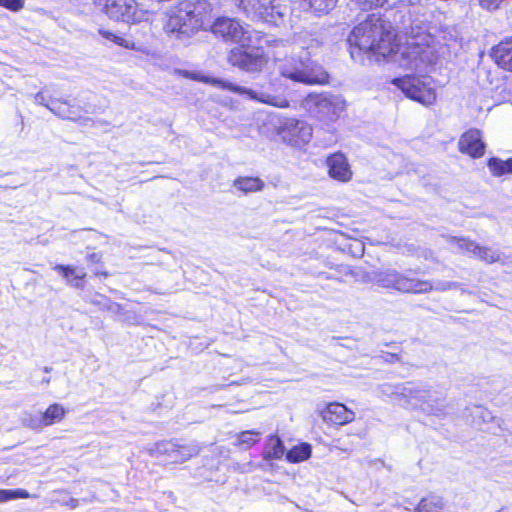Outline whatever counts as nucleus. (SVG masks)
Segmentation results:
<instances>
[{
  "mask_svg": "<svg viewBox=\"0 0 512 512\" xmlns=\"http://www.w3.org/2000/svg\"><path fill=\"white\" fill-rule=\"evenodd\" d=\"M438 43L427 26L414 21L404 33V41L395 43L392 54L394 61L404 69H418L422 65L431 64L437 57Z\"/></svg>",
  "mask_w": 512,
  "mask_h": 512,
  "instance_id": "1",
  "label": "nucleus"
},
{
  "mask_svg": "<svg viewBox=\"0 0 512 512\" xmlns=\"http://www.w3.org/2000/svg\"><path fill=\"white\" fill-rule=\"evenodd\" d=\"M395 34L390 25L375 14L369 15L351 31L348 42L365 53L383 58L395 51Z\"/></svg>",
  "mask_w": 512,
  "mask_h": 512,
  "instance_id": "2",
  "label": "nucleus"
},
{
  "mask_svg": "<svg viewBox=\"0 0 512 512\" xmlns=\"http://www.w3.org/2000/svg\"><path fill=\"white\" fill-rule=\"evenodd\" d=\"M211 5L205 0L184 1L170 15L165 29L169 33L192 35L210 24Z\"/></svg>",
  "mask_w": 512,
  "mask_h": 512,
  "instance_id": "3",
  "label": "nucleus"
},
{
  "mask_svg": "<svg viewBox=\"0 0 512 512\" xmlns=\"http://www.w3.org/2000/svg\"><path fill=\"white\" fill-rule=\"evenodd\" d=\"M302 50H306V61L303 70H294L292 75V81L300 82L306 85H325L329 83V73L326 69L312 59V56H316L321 48L322 43L311 38L308 43L300 46Z\"/></svg>",
  "mask_w": 512,
  "mask_h": 512,
  "instance_id": "4",
  "label": "nucleus"
},
{
  "mask_svg": "<svg viewBox=\"0 0 512 512\" xmlns=\"http://www.w3.org/2000/svg\"><path fill=\"white\" fill-rule=\"evenodd\" d=\"M310 114L329 121H335L346 109V101L341 95L331 93H310L301 102Z\"/></svg>",
  "mask_w": 512,
  "mask_h": 512,
  "instance_id": "5",
  "label": "nucleus"
},
{
  "mask_svg": "<svg viewBox=\"0 0 512 512\" xmlns=\"http://www.w3.org/2000/svg\"><path fill=\"white\" fill-rule=\"evenodd\" d=\"M274 132L287 145L303 147L312 139V127L306 121L292 117H274L270 121Z\"/></svg>",
  "mask_w": 512,
  "mask_h": 512,
  "instance_id": "6",
  "label": "nucleus"
},
{
  "mask_svg": "<svg viewBox=\"0 0 512 512\" xmlns=\"http://www.w3.org/2000/svg\"><path fill=\"white\" fill-rule=\"evenodd\" d=\"M109 18L127 23L146 21L150 11L135 0H94Z\"/></svg>",
  "mask_w": 512,
  "mask_h": 512,
  "instance_id": "7",
  "label": "nucleus"
},
{
  "mask_svg": "<svg viewBox=\"0 0 512 512\" xmlns=\"http://www.w3.org/2000/svg\"><path fill=\"white\" fill-rule=\"evenodd\" d=\"M375 279L381 287L392 288L402 293L424 294L431 292L432 289L429 280L411 278L394 269L378 272Z\"/></svg>",
  "mask_w": 512,
  "mask_h": 512,
  "instance_id": "8",
  "label": "nucleus"
},
{
  "mask_svg": "<svg viewBox=\"0 0 512 512\" xmlns=\"http://www.w3.org/2000/svg\"><path fill=\"white\" fill-rule=\"evenodd\" d=\"M393 84L401 89L408 98L425 106H430L436 101L435 89L425 77L405 76L394 79Z\"/></svg>",
  "mask_w": 512,
  "mask_h": 512,
  "instance_id": "9",
  "label": "nucleus"
},
{
  "mask_svg": "<svg viewBox=\"0 0 512 512\" xmlns=\"http://www.w3.org/2000/svg\"><path fill=\"white\" fill-rule=\"evenodd\" d=\"M228 62L246 72H259L267 64L263 49L259 47H236L231 49Z\"/></svg>",
  "mask_w": 512,
  "mask_h": 512,
  "instance_id": "10",
  "label": "nucleus"
},
{
  "mask_svg": "<svg viewBox=\"0 0 512 512\" xmlns=\"http://www.w3.org/2000/svg\"><path fill=\"white\" fill-rule=\"evenodd\" d=\"M211 31L214 35L223 38V40L237 43L242 47H248L249 43H251V31L235 19L227 17L218 18L211 25Z\"/></svg>",
  "mask_w": 512,
  "mask_h": 512,
  "instance_id": "11",
  "label": "nucleus"
},
{
  "mask_svg": "<svg viewBox=\"0 0 512 512\" xmlns=\"http://www.w3.org/2000/svg\"><path fill=\"white\" fill-rule=\"evenodd\" d=\"M202 81H204L206 83H211L212 85L219 86L223 89H226V90H229V91L241 94V95H246L250 99L256 100L261 103L269 104V105L279 107V108L289 107V101L287 99L279 97V96H273V95L264 94V93L257 94L252 89L238 86L231 82H225V81L219 80V79L210 80L208 78H203Z\"/></svg>",
  "mask_w": 512,
  "mask_h": 512,
  "instance_id": "12",
  "label": "nucleus"
},
{
  "mask_svg": "<svg viewBox=\"0 0 512 512\" xmlns=\"http://www.w3.org/2000/svg\"><path fill=\"white\" fill-rule=\"evenodd\" d=\"M149 451L151 456H166L174 463H183L197 455L200 452V447L185 448V452L183 453L184 456L180 457L176 453L177 451H180L178 443L173 441H161L156 443Z\"/></svg>",
  "mask_w": 512,
  "mask_h": 512,
  "instance_id": "13",
  "label": "nucleus"
},
{
  "mask_svg": "<svg viewBox=\"0 0 512 512\" xmlns=\"http://www.w3.org/2000/svg\"><path fill=\"white\" fill-rule=\"evenodd\" d=\"M458 146L461 153L472 158H481L485 154L486 145L482 139V133L478 129H470L463 133Z\"/></svg>",
  "mask_w": 512,
  "mask_h": 512,
  "instance_id": "14",
  "label": "nucleus"
},
{
  "mask_svg": "<svg viewBox=\"0 0 512 512\" xmlns=\"http://www.w3.org/2000/svg\"><path fill=\"white\" fill-rule=\"evenodd\" d=\"M450 241L455 243L459 249L472 253L474 256L478 257L486 263L491 264L501 260V256L497 251L489 247L479 246L475 242L468 239H458L456 237H451Z\"/></svg>",
  "mask_w": 512,
  "mask_h": 512,
  "instance_id": "15",
  "label": "nucleus"
},
{
  "mask_svg": "<svg viewBox=\"0 0 512 512\" xmlns=\"http://www.w3.org/2000/svg\"><path fill=\"white\" fill-rule=\"evenodd\" d=\"M328 174L339 182H348L352 179V170L347 158L342 153H335L327 158Z\"/></svg>",
  "mask_w": 512,
  "mask_h": 512,
  "instance_id": "16",
  "label": "nucleus"
},
{
  "mask_svg": "<svg viewBox=\"0 0 512 512\" xmlns=\"http://www.w3.org/2000/svg\"><path fill=\"white\" fill-rule=\"evenodd\" d=\"M323 420L327 423L344 425L355 419V413L341 403H330L321 411Z\"/></svg>",
  "mask_w": 512,
  "mask_h": 512,
  "instance_id": "17",
  "label": "nucleus"
},
{
  "mask_svg": "<svg viewBox=\"0 0 512 512\" xmlns=\"http://www.w3.org/2000/svg\"><path fill=\"white\" fill-rule=\"evenodd\" d=\"M35 100L41 104L47 107L51 112L56 114L57 116L73 120V121H80L81 117L79 116V108H74L70 106L67 102H61L60 100L52 99L49 102H45L46 99L42 93H38L35 96Z\"/></svg>",
  "mask_w": 512,
  "mask_h": 512,
  "instance_id": "18",
  "label": "nucleus"
},
{
  "mask_svg": "<svg viewBox=\"0 0 512 512\" xmlns=\"http://www.w3.org/2000/svg\"><path fill=\"white\" fill-rule=\"evenodd\" d=\"M399 396L407 406L421 410L426 398L429 397V389L421 385L408 383L399 392Z\"/></svg>",
  "mask_w": 512,
  "mask_h": 512,
  "instance_id": "19",
  "label": "nucleus"
},
{
  "mask_svg": "<svg viewBox=\"0 0 512 512\" xmlns=\"http://www.w3.org/2000/svg\"><path fill=\"white\" fill-rule=\"evenodd\" d=\"M491 57L500 68L512 71V37L494 46Z\"/></svg>",
  "mask_w": 512,
  "mask_h": 512,
  "instance_id": "20",
  "label": "nucleus"
},
{
  "mask_svg": "<svg viewBox=\"0 0 512 512\" xmlns=\"http://www.w3.org/2000/svg\"><path fill=\"white\" fill-rule=\"evenodd\" d=\"M235 4L243 10L248 16L262 19L267 15L268 4L274 0H234Z\"/></svg>",
  "mask_w": 512,
  "mask_h": 512,
  "instance_id": "21",
  "label": "nucleus"
},
{
  "mask_svg": "<svg viewBox=\"0 0 512 512\" xmlns=\"http://www.w3.org/2000/svg\"><path fill=\"white\" fill-rule=\"evenodd\" d=\"M289 12L290 8L287 4L280 0H274L272 4H268L267 15H264L262 20L274 25H281L285 22Z\"/></svg>",
  "mask_w": 512,
  "mask_h": 512,
  "instance_id": "22",
  "label": "nucleus"
},
{
  "mask_svg": "<svg viewBox=\"0 0 512 512\" xmlns=\"http://www.w3.org/2000/svg\"><path fill=\"white\" fill-rule=\"evenodd\" d=\"M54 269L66 279L68 285L75 288H83V279L86 273L83 270L77 269L73 266L56 265Z\"/></svg>",
  "mask_w": 512,
  "mask_h": 512,
  "instance_id": "23",
  "label": "nucleus"
},
{
  "mask_svg": "<svg viewBox=\"0 0 512 512\" xmlns=\"http://www.w3.org/2000/svg\"><path fill=\"white\" fill-rule=\"evenodd\" d=\"M306 50H302L297 54V57H291L290 59L285 60L279 66L280 74L292 80L293 71L295 70H303L305 61H306Z\"/></svg>",
  "mask_w": 512,
  "mask_h": 512,
  "instance_id": "24",
  "label": "nucleus"
},
{
  "mask_svg": "<svg viewBox=\"0 0 512 512\" xmlns=\"http://www.w3.org/2000/svg\"><path fill=\"white\" fill-rule=\"evenodd\" d=\"M265 184L258 177H238L233 182V187L244 194L262 191Z\"/></svg>",
  "mask_w": 512,
  "mask_h": 512,
  "instance_id": "25",
  "label": "nucleus"
},
{
  "mask_svg": "<svg viewBox=\"0 0 512 512\" xmlns=\"http://www.w3.org/2000/svg\"><path fill=\"white\" fill-rule=\"evenodd\" d=\"M446 405L444 398L435 396L429 390V397L422 405L421 411L426 415L440 416L445 413Z\"/></svg>",
  "mask_w": 512,
  "mask_h": 512,
  "instance_id": "26",
  "label": "nucleus"
},
{
  "mask_svg": "<svg viewBox=\"0 0 512 512\" xmlns=\"http://www.w3.org/2000/svg\"><path fill=\"white\" fill-rule=\"evenodd\" d=\"M64 415L65 410L62 406L59 404L50 405L40 418L39 424L42 426H50L61 421Z\"/></svg>",
  "mask_w": 512,
  "mask_h": 512,
  "instance_id": "27",
  "label": "nucleus"
},
{
  "mask_svg": "<svg viewBox=\"0 0 512 512\" xmlns=\"http://www.w3.org/2000/svg\"><path fill=\"white\" fill-rule=\"evenodd\" d=\"M487 166L495 177L503 176L506 173L512 174V158L504 161L500 158L492 157L488 160Z\"/></svg>",
  "mask_w": 512,
  "mask_h": 512,
  "instance_id": "28",
  "label": "nucleus"
},
{
  "mask_svg": "<svg viewBox=\"0 0 512 512\" xmlns=\"http://www.w3.org/2000/svg\"><path fill=\"white\" fill-rule=\"evenodd\" d=\"M418 512H443L444 510V502L443 499L439 496H428L423 498L418 507Z\"/></svg>",
  "mask_w": 512,
  "mask_h": 512,
  "instance_id": "29",
  "label": "nucleus"
},
{
  "mask_svg": "<svg viewBox=\"0 0 512 512\" xmlns=\"http://www.w3.org/2000/svg\"><path fill=\"white\" fill-rule=\"evenodd\" d=\"M284 445L278 436H270L265 450L266 459H280L284 455Z\"/></svg>",
  "mask_w": 512,
  "mask_h": 512,
  "instance_id": "30",
  "label": "nucleus"
},
{
  "mask_svg": "<svg viewBox=\"0 0 512 512\" xmlns=\"http://www.w3.org/2000/svg\"><path fill=\"white\" fill-rule=\"evenodd\" d=\"M311 455V447L308 444L295 446L287 452L286 459L291 463H298L308 459Z\"/></svg>",
  "mask_w": 512,
  "mask_h": 512,
  "instance_id": "31",
  "label": "nucleus"
},
{
  "mask_svg": "<svg viewBox=\"0 0 512 512\" xmlns=\"http://www.w3.org/2000/svg\"><path fill=\"white\" fill-rule=\"evenodd\" d=\"M260 432L254 430L242 431L237 435V441L234 443L237 447L249 448L259 441Z\"/></svg>",
  "mask_w": 512,
  "mask_h": 512,
  "instance_id": "32",
  "label": "nucleus"
},
{
  "mask_svg": "<svg viewBox=\"0 0 512 512\" xmlns=\"http://www.w3.org/2000/svg\"><path fill=\"white\" fill-rule=\"evenodd\" d=\"M99 34L103 38H105V39H107V40H109V41H111V42H113V43H115V44H117L119 46H122V47H125V48H130V49H136L135 44H134L133 41H131V40L127 39V38H124L122 36H119V35H117V34H115L113 32L100 29L99 30Z\"/></svg>",
  "mask_w": 512,
  "mask_h": 512,
  "instance_id": "33",
  "label": "nucleus"
},
{
  "mask_svg": "<svg viewBox=\"0 0 512 512\" xmlns=\"http://www.w3.org/2000/svg\"><path fill=\"white\" fill-rule=\"evenodd\" d=\"M29 493L23 489L0 490V503L7 502L17 498H28Z\"/></svg>",
  "mask_w": 512,
  "mask_h": 512,
  "instance_id": "34",
  "label": "nucleus"
},
{
  "mask_svg": "<svg viewBox=\"0 0 512 512\" xmlns=\"http://www.w3.org/2000/svg\"><path fill=\"white\" fill-rule=\"evenodd\" d=\"M97 298H99V299H93L92 303L95 305L102 306L103 309H107L109 311L117 313L121 308V306L119 304H117L115 302H111L110 300H108L107 298H105L102 295H98Z\"/></svg>",
  "mask_w": 512,
  "mask_h": 512,
  "instance_id": "35",
  "label": "nucleus"
},
{
  "mask_svg": "<svg viewBox=\"0 0 512 512\" xmlns=\"http://www.w3.org/2000/svg\"><path fill=\"white\" fill-rule=\"evenodd\" d=\"M430 283L432 284L431 291L435 290V291L444 292V291H448V290H452V289H457L460 286V284L458 282H452V281H436L435 283H432L430 281Z\"/></svg>",
  "mask_w": 512,
  "mask_h": 512,
  "instance_id": "36",
  "label": "nucleus"
},
{
  "mask_svg": "<svg viewBox=\"0 0 512 512\" xmlns=\"http://www.w3.org/2000/svg\"><path fill=\"white\" fill-rule=\"evenodd\" d=\"M354 2L360 9L368 10L375 7L382 6L387 0H351Z\"/></svg>",
  "mask_w": 512,
  "mask_h": 512,
  "instance_id": "37",
  "label": "nucleus"
},
{
  "mask_svg": "<svg viewBox=\"0 0 512 512\" xmlns=\"http://www.w3.org/2000/svg\"><path fill=\"white\" fill-rule=\"evenodd\" d=\"M23 0H0V6L5 7L11 11H18L23 7Z\"/></svg>",
  "mask_w": 512,
  "mask_h": 512,
  "instance_id": "38",
  "label": "nucleus"
},
{
  "mask_svg": "<svg viewBox=\"0 0 512 512\" xmlns=\"http://www.w3.org/2000/svg\"><path fill=\"white\" fill-rule=\"evenodd\" d=\"M478 4L487 10H495L499 8L501 2L504 0H476Z\"/></svg>",
  "mask_w": 512,
  "mask_h": 512,
  "instance_id": "39",
  "label": "nucleus"
},
{
  "mask_svg": "<svg viewBox=\"0 0 512 512\" xmlns=\"http://www.w3.org/2000/svg\"><path fill=\"white\" fill-rule=\"evenodd\" d=\"M59 503L68 506L70 509H75L78 506V499L69 497L68 499L59 500Z\"/></svg>",
  "mask_w": 512,
  "mask_h": 512,
  "instance_id": "40",
  "label": "nucleus"
},
{
  "mask_svg": "<svg viewBox=\"0 0 512 512\" xmlns=\"http://www.w3.org/2000/svg\"><path fill=\"white\" fill-rule=\"evenodd\" d=\"M189 447H198L196 444H189V445H183V444H179L178 443V448L179 450L181 451H177V455H179L180 457H183V453L185 452V448H189Z\"/></svg>",
  "mask_w": 512,
  "mask_h": 512,
  "instance_id": "41",
  "label": "nucleus"
},
{
  "mask_svg": "<svg viewBox=\"0 0 512 512\" xmlns=\"http://www.w3.org/2000/svg\"><path fill=\"white\" fill-rule=\"evenodd\" d=\"M479 412L481 415H484V414H490L486 409H483V408H479Z\"/></svg>",
  "mask_w": 512,
  "mask_h": 512,
  "instance_id": "42",
  "label": "nucleus"
},
{
  "mask_svg": "<svg viewBox=\"0 0 512 512\" xmlns=\"http://www.w3.org/2000/svg\"><path fill=\"white\" fill-rule=\"evenodd\" d=\"M90 258L92 259V261H95V259L97 258V255L96 254H92V255H90Z\"/></svg>",
  "mask_w": 512,
  "mask_h": 512,
  "instance_id": "43",
  "label": "nucleus"
},
{
  "mask_svg": "<svg viewBox=\"0 0 512 512\" xmlns=\"http://www.w3.org/2000/svg\"><path fill=\"white\" fill-rule=\"evenodd\" d=\"M393 359L398 360V357L396 355H391L390 361H393Z\"/></svg>",
  "mask_w": 512,
  "mask_h": 512,
  "instance_id": "44",
  "label": "nucleus"
},
{
  "mask_svg": "<svg viewBox=\"0 0 512 512\" xmlns=\"http://www.w3.org/2000/svg\"><path fill=\"white\" fill-rule=\"evenodd\" d=\"M393 359L398 360V357L396 355H391L390 361H393Z\"/></svg>",
  "mask_w": 512,
  "mask_h": 512,
  "instance_id": "45",
  "label": "nucleus"
}]
</instances>
